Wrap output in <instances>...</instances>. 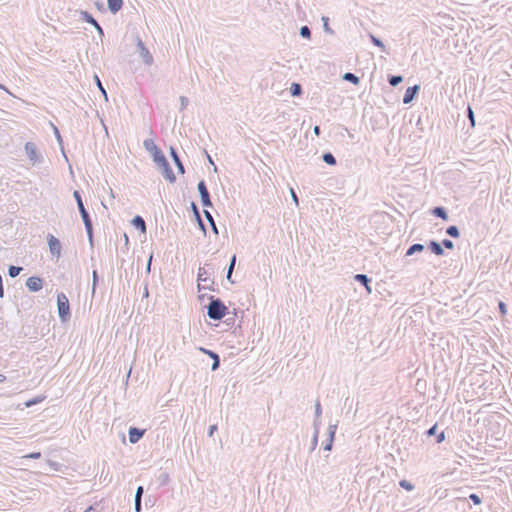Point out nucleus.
I'll use <instances>...</instances> for the list:
<instances>
[{
    "mask_svg": "<svg viewBox=\"0 0 512 512\" xmlns=\"http://www.w3.org/2000/svg\"><path fill=\"white\" fill-rule=\"evenodd\" d=\"M151 261H152V257L149 258L148 268L150 267Z\"/></svg>",
    "mask_w": 512,
    "mask_h": 512,
    "instance_id": "53",
    "label": "nucleus"
},
{
    "mask_svg": "<svg viewBox=\"0 0 512 512\" xmlns=\"http://www.w3.org/2000/svg\"><path fill=\"white\" fill-rule=\"evenodd\" d=\"M456 470V468L450 467V497H452V499H454L455 495L468 496L467 489H469L468 486L458 487L454 485V483L458 480V478L456 477Z\"/></svg>",
    "mask_w": 512,
    "mask_h": 512,
    "instance_id": "4",
    "label": "nucleus"
},
{
    "mask_svg": "<svg viewBox=\"0 0 512 512\" xmlns=\"http://www.w3.org/2000/svg\"><path fill=\"white\" fill-rule=\"evenodd\" d=\"M151 156L153 157L154 162L162 169L165 178L170 181H174L175 176L173 174V171L170 168L169 163L164 154L162 153L161 149L151 154Z\"/></svg>",
    "mask_w": 512,
    "mask_h": 512,
    "instance_id": "1",
    "label": "nucleus"
},
{
    "mask_svg": "<svg viewBox=\"0 0 512 512\" xmlns=\"http://www.w3.org/2000/svg\"><path fill=\"white\" fill-rule=\"evenodd\" d=\"M424 249L423 245L421 244H414L412 245L408 251H407V255H412L414 254L415 252H421L422 250Z\"/></svg>",
    "mask_w": 512,
    "mask_h": 512,
    "instance_id": "17",
    "label": "nucleus"
},
{
    "mask_svg": "<svg viewBox=\"0 0 512 512\" xmlns=\"http://www.w3.org/2000/svg\"><path fill=\"white\" fill-rule=\"evenodd\" d=\"M460 475H461L462 480H468L470 473L467 470L466 471L461 470Z\"/></svg>",
    "mask_w": 512,
    "mask_h": 512,
    "instance_id": "36",
    "label": "nucleus"
},
{
    "mask_svg": "<svg viewBox=\"0 0 512 512\" xmlns=\"http://www.w3.org/2000/svg\"><path fill=\"white\" fill-rule=\"evenodd\" d=\"M26 286L30 291L36 292L42 289L43 281L39 277L32 276L27 279Z\"/></svg>",
    "mask_w": 512,
    "mask_h": 512,
    "instance_id": "7",
    "label": "nucleus"
},
{
    "mask_svg": "<svg viewBox=\"0 0 512 512\" xmlns=\"http://www.w3.org/2000/svg\"><path fill=\"white\" fill-rule=\"evenodd\" d=\"M433 212H434V214L442 217L443 219H446V213L443 208H435Z\"/></svg>",
    "mask_w": 512,
    "mask_h": 512,
    "instance_id": "28",
    "label": "nucleus"
},
{
    "mask_svg": "<svg viewBox=\"0 0 512 512\" xmlns=\"http://www.w3.org/2000/svg\"><path fill=\"white\" fill-rule=\"evenodd\" d=\"M21 270H22V268H21V267L11 266V267L9 268V275H10L11 277H16V276H18V275H19V273H20V271H21Z\"/></svg>",
    "mask_w": 512,
    "mask_h": 512,
    "instance_id": "24",
    "label": "nucleus"
},
{
    "mask_svg": "<svg viewBox=\"0 0 512 512\" xmlns=\"http://www.w3.org/2000/svg\"><path fill=\"white\" fill-rule=\"evenodd\" d=\"M227 312V307L219 300H212L208 306V316L214 320L222 319Z\"/></svg>",
    "mask_w": 512,
    "mask_h": 512,
    "instance_id": "2",
    "label": "nucleus"
},
{
    "mask_svg": "<svg viewBox=\"0 0 512 512\" xmlns=\"http://www.w3.org/2000/svg\"><path fill=\"white\" fill-rule=\"evenodd\" d=\"M401 81H402V77H401V76H392V77L389 79V83H390L392 86H396V85H398Z\"/></svg>",
    "mask_w": 512,
    "mask_h": 512,
    "instance_id": "27",
    "label": "nucleus"
},
{
    "mask_svg": "<svg viewBox=\"0 0 512 512\" xmlns=\"http://www.w3.org/2000/svg\"><path fill=\"white\" fill-rule=\"evenodd\" d=\"M399 484L402 488H404L407 491H411L414 488V486L407 480H401Z\"/></svg>",
    "mask_w": 512,
    "mask_h": 512,
    "instance_id": "26",
    "label": "nucleus"
},
{
    "mask_svg": "<svg viewBox=\"0 0 512 512\" xmlns=\"http://www.w3.org/2000/svg\"><path fill=\"white\" fill-rule=\"evenodd\" d=\"M314 133H315L316 136L320 135V128H319V126H315L314 127Z\"/></svg>",
    "mask_w": 512,
    "mask_h": 512,
    "instance_id": "45",
    "label": "nucleus"
},
{
    "mask_svg": "<svg viewBox=\"0 0 512 512\" xmlns=\"http://www.w3.org/2000/svg\"><path fill=\"white\" fill-rule=\"evenodd\" d=\"M291 195H292V199L294 200L295 204L298 205V197L293 189H291Z\"/></svg>",
    "mask_w": 512,
    "mask_h": 512,
    "instance_id": "41",
    "label": "nucleus"
},
{
    "mask_svg": "<svg viewBox=\"0 0 512 512\" xmlns=\"http://www.w3.org/2000/svg\"><path fill=\"white\" fill-rule=\"evenodd\" d=\"M511 69H512V64H511Z\"/></svg>",
    "mask_w": 512,
    "mask_h": 512,
    "instance_id": "55",
    "label": "nucleus"
},
{
    "mask_svg": "<svg viewBox=\"0 0 512 512\" xmlns=\"http://www.w3.org/2000/svg\"><path fill=\"white\" fill-rule=\"evenodd\" d=\"M460 236L459 228L455 225H450V237L458 238Z\"/></svg>",
    "mask_w": 512,
    "mask_h": 512,
    "instance_id": "22",
    "label": "nucleus"
},
{
    "mask_svg": "<svg viewBox=\"0 0 512 512\" xmlns=\"http://www.w3.org/2000/svg\"><path fill=\"white\" fill-rule=\"evenodd\" d=\"M443 245H444L446 248H448V240H446V239H445V240H443Z\"/></svg>",
    "mask_w": 512,
    "mask_h": 512,
    "instance_id": "48",
    "label": "nucleus"
},
{
    "mask_svg": "<svg viewBox=\"0 0 512 512\" xmlns=\"http://www.w3.org/2000/svg\"><path fill=\"white\" fill-rule=\"evenodd\" d=\"M372 41L375 45L379 46V47H383V44L380 40H378L377 38L375 37H372Z\"/></svg>",
    "mask_w": 512,
    "mask_h": 512,
    "instance_id": "40",
    "label": "nucleus"
},
{
    "mask_svg": "<svg viewBox=\"0 0 512 512\" xmlns=\"http://www.w3.org/2000/svg\"><path fill=\"white\" fill-rule=\"evenodd\" d=\"M343 78L347 81L352 82L353 84L359 83V78L352 73H346Z\"/></svg>",
    "mask_w": 512,
    "mask_h": 512,
    "instance_id": "19",
    "label": "nucleus"
},
{
    "mask_svg": "<svg viewBox=\"0 0 512 512\" xmlns=\"http://www.w3.org/2000/svg\"><path fill=\"white\" fill-rule=\"evenodd\" d=\"M170 150H171V155H172V157H173V160L176 162V164L179 166L180 170L183 172V166H182V164H181V162H180V159H179V157L177 156V154H176V152H175L174 148H172V147H171V149H170Z\"/></svg>",
    "mask_w": 512,
    "mask_h": 512,
    "instance_id": "23",
    "label": "nucleus"
},
{
    "mask_svg": "<svg viewBox=\"0 0 512 512\" xmlns=\"http://www.w3.org/2000/svg\"><path fill=\"white\" fill-rule=\"evenodd\" d=\"M290 90L293 96H299L301 94V86L298 83H293Z\"/></svg>",
    "mask_w": 512,
    "mask_h": 512,
    "instance_id": "20",
    "label": "nucleus"
},
{
    "mask_svg": "<svg viewBox=\"0 0 512 512\" xmlns=\"http://www.w3.org/2000/svg\"><path fill=\"white\" fill-rule=\"evenodd\" d=\"M429 248L432 250L433 253H435L436 255H442L443 254V249L441 248L440 244H438L437 242H434L432 241L430 244H429Z\"/></svg>",
    "mask_w": 512,
    "mask_h": 512,
    "instance_id": "15",
    "label": "nucleus"
},
{
    "mask_svg": "<svg viewBox=\"0 0 512 512\" xmlns=\"http://www.w3.org/2000/svg\"><path fill=\"white\" fill-rule=\"evenodd\" d=\"M323 160H324L327 164H329V165H335V164H336V160H335L334 156H333L332 154H330V153H326V154H324V156H323Z\"/></svg>",
    "mask_w": 512,
    "mask_h": 512,
    "instance_id": "21",
    "label": "nucleus"
},
{
    "mask_svg": "<svg viewBox=\"0 0 512 512\" xmlns=\"http://www.w3.org/2000/svg\"><path fill=\"white\" fill-rule=\"evenodd\" d=\"M5 380V376L3 374H0V382H3Z\"/></svg>",
    "mask_w": 512,
    "mask_h": 512,
    "instance_id": "49",
    "label": "nucleus"
},
{
    "mask_svg": "<svg viewBox=\"0 0 512 512\" xmlns=\"http://www.w3.org/2000/svg\"><path fill=\"white\" fill-rule=\"evenodd\" d=\"M143 145L150 154H153L154 152L160 149L153 139L144 140Z\"/></svg>",
    "mask_w": 512,
    "mask_h": 512,
    "instance_id": "12",
    "label": "nucleus"
},
{
    "mask_svg": "<svg viewBox=\"0 0 512 512\" xmlns=\"http://www.w3.org/2000/svg\"><path fill=\"white\" fill-rule=\"evenodd\" d=\"M201 351H203L204 353L210 355V357L213 358V359H215V356H218L217 354H215V353H213L211 351H208L206 349H203V348L201 349Z\"/></svg>",
    "mask_w": 512,
    "mask_h": 512,
    "instance_id": "39",
    "label": "nucleus"
},
{
    "mask_svg": "<svg viewBox=\"0 0 512 512\" xmlns=\"http://www.w3.org/2000/svg\"><path fill=\"white\" fill-rule=\"evenodd\" d=\"M436 430H437V426H433L429 431H428V434L429 435H434L436 433Z\"/></svg>",
    "mask_w": 512,
    "mask_h": 512,
    "instance_id": "42",
    "label": "nucleus"
},
{
    "mask_svg": "<svg viewBox=\"0 0 512 512\" xmlns=\"http://www.w3.org/2000/svg\"><path fill=\"white\" fill-rule=\"evenodd\" d=\"M201 351H203L204 353L210 355V357L213 358V359H215V356H218L217 354H215V353H213L211 351H208L206 349H203V348L201 349Z\"/></svg>",
    "mask_w": 512,
    "mask_h": 512,
    "instance_id": "38",
    "label": "nucleus"
},
{
    "mask_svg": "<svg viewBox=\"0 0 512 512\" xmlns=\"http://www.w3.org/2000/svg\"><path fill=\"white\" fill-rule=\"evenodd\" d=\"M26 458H32V459H38L41 457V453L40 452H34V453H31L27 456H25Z\"/></svg>",
    "mask_w": 512,
    "mask_h": 512,
    "instance_id": "35",
    "label": "nucleus"
},
{
    "mask_svg": "<svg viewBox=\"0 0 512 512\" xmlns=\"http://www.w3.org/2000/svg\"><path fill=\"white\" fill-rule=\"evenodd\" d=\"M133 225L139 229L142 233H145L146 232V225H145V222L144 220L140 217V216H136L133 221H132Z\"/></svg>",
    "mask_w": 512,
    "mask_h": 512,
    "instance_id": "13",
    "label": "nucleus"
},
{
    "mask_svg": "<svg viewBox=\"0 0 512 512\" xmlns=\"http://www.w3.org/2000/svg\"><path fill=\"white\" fill-rule=\"evenodd\" d=\"M207 217L209 218L210 221H212L210 214L207 213Z\"/></svg>",
    "mask_w": 512,
    "mask_h": 512,
    "instance_id": "54",
    "label": "nucleus"
},
{
    "mask_svg": "<svg viewBox=\"0 0 512 512\" xmlns=\"http://www.w3.org/2000/svg\"><path fill=\"white\" fill-rule=\"evenodd\" d=\"M142 493H143V488L140 486V487H138V489H137L136 496L141 497V496H142Z\"/></svg>",
    "mask_w": 512,
    "mask_h": 512,
    "instance_id": "43",
    "label": "nucleus"
},
{
    "mask_svg": "<svg viewBox=\"0 0 512 512\" xmlns=\"http://www.w3.org/2000/svg\"><path fill=\"white\" fill-rule=\"evenodd\" d=\"M140 506H141V497L135 496V509L137 512L140 511Z\"/></svg>",
    "mask_w": 512,
    "mask_h": 512,
    "instance_id": "33",
    "label": "nucleus"
},
{
    "mask_svg": "<svg viewBox=\"0 0 512 512\" xmlns=\"http://www.w3.org/2000/svg\"><path fill=\"white\" fill-rule=\"evenodd\" d=\"M454 29H455L454 24L450 23L449 30H450V31H453Z\"/></svg>",
    "mask_w": 512,
    "mask_h": 512,
    "instance_id": "50",
    "label": "nucleus"
},
{
    "mask_svg": "<svg viewBox=\"0 0 512 512\" xmlns=\"http://www.w3.org/2000/svg\"><path fill=\"white\" fill-rule=\"evenodd\" d=\"M498 307H499V311L502 315H505L507 313V306L503 301H499Z\"/></svg>",
    "mask_w": 512,
    "mask_h": 512,
    "instance_id": "30",
    "label": "nucleus"
},
{
    "mask_svg": "<svg viewBox=\"0 0 512 512\" xmlns=\"http://www.w3.org/2000/svg\"><path fill=\"white\" fill-rule=\"evenodd\" d=\"M42 400H43V398L37 397V398H35V399H33V400H29V401H27V402L25 403V406H26V407H30V406H32V405H35V404H37V403H40Z\"/></svg>",
    "mask_w": 512,
    "mask_h": 512,
    "instance_id": "29",
    "label": "nucleus"
},
{
    "mask_svg": "<svg viewBox=\"0 0 512 512\" xmlns=\"http://www.w3.org/2000/svg\"><path fill=\"white\" fill-rule=\"evenodd\" d=\"M466 112H467V116L470 120V124L471 126H475V116H474V112L472 110V108L468 105L467 108H466Z\"/></svg>",
    "mask_w": 512,
    "mask_h": 512,
    "instance_id": "18",
    "label": "nucleus"
},
{
    "mask_svg": "<svg viewBox=\"0 0 512 512\" xmlns=\"http://www.w3.org/2000/svg\"><path fill=\"white\" fill-rule=\"evenodd\" d=\"M218 366H219V358H218V356H215V359H214V362H213V365H212V370L217 369Z\"/></svg>",
    "mask_w": 512,
    "mask_h": 512,
    "instance_id": "37",
    "label": "nucleus"
},
{
    "mask_svg": "<svg viewBox=\"0 0 512 512\" xmlns=\"http://www.w3.org/2000/svg\"><path fill=\"white\" fill-rule=\"evenodd\" d=\"M301 35L305 36V37H309L310 36V30L308 29L307 26H304V27L301 28Z\"/></svg>",
    "mask_w": 512,
    "mask_h": 512,
    "instance_id": "34",
    "label": "nucleus"
},
{
    "mask_svg": "<svg viewBox=\"0 0 512 512\" xmlns=\"http://www.w3.org/2000/svg\"><path fill=\"white\" fill-rule=\"evenodd\" d=\"M58 313L61 320L66 321L70 317V306L67 296L63 293L57 296Z\"/></svg>",
    "mask_w": 512,
    "mask_h": 512,
    "instance_id": "3",
    "label": "nucleus"
},
{
    "mask_svg": "<svg viewBox=\"0 0 512 512\" xmlns=\"http://www.w3.org/2000/svg\"><path fill=\"white\" fill-rule=\"evenodd\" d=\"M235 262H236V256L234 255L231 259V262H230V265H229V269H228V274H227V278L228 280H230L231 278V275H232V272H233V269H234V266H235Z\"/></svg>",
    "mask_w": 512,
    "mask_h": 512,
    "instance_id": "25",
    "label": "nucleus"
},
{
    "mask_svg": "<svg viewBox=\"0 0 512 512\" xmlns=\"http://www.w3.org/2000/svg\"><path fill=\"white\" fill-rule=\"evenodd\" d=\"M144 431H140L137 428H130L129 430V440L131 443H136L143 436Z\"/></svg>",
    "mask_w": 512,
    "mask_h": 512,
    "instance_id": "10",
    "label": "nucleus"
},
{
    "mask_svg": "<svg viewBox=\"0 0 512 512\" xmlns=\"http://www.w3.org/2000/svg\"><path fill=\"white\" fill-rule=\"evenodd\" d=\"M94 78H95V81H96L97 86L99 87V89L102 91V93H103V94H104V96L106 97V96H107V95H106V91H105V89L103 88V86H102V84H101V81H100L99 77H98L97 75H95V77H94Z\"/></svg>",
    "mask_w": 512,
    "mask_h": 512,
    "instance_id": "32",
    "label": "nucleus"
},
{
    "mask_svg": "<svg viewBox=\"0 0 512 512\" xmlns=\"http://www.w3.org/2000/svg\"><path fill=\"white\" fill-rule=\"evenodd\" d=\"M443 440H444V432L442 431V432L439 434L438 438H437V442H441V441H443Z\"/></svg>",
    "mask_w": 512,
    "mask_h": 512,
    "instance_id": "44",
    "label": "nucleus"
},
{
    "mask_svg": "<svg viewBox=\"0 0 512 512\" xmlns=\"http://www.w3.org/2000/svg\"><path fill=\"white\" fill-rule=\"evenodd\" d=\"M453 247H454L453 242H452V241H450V250H452V249H453Z\"/></svg>",
    "mask_w": 512,
    "mask_h": 512,
    "instance_id": "52",
    "label": "nucleus"
},
{
    "mask_svg": "<svg viewBox=\"0 0 512 512\" xmlns=\"http://www.w3.org/2000/svg\"><path fill=\"white\" fill-rule=\"evenodd\" d=\"M108 6L109 9L115 13L121 9L122 0H108Z\"/></svg>",
    "mask_w": 512,
    "mask_h": 512,
    "instance_id": "14",
    "label": "nucleus"
},
{
    "mask_svg": "<svg viewBox=\"0 0 512 512\" xmlns=\"http://www.w3.org/2000/svg\"><path fill=\"white\" fill-rule=\"evenodd\" d=\"M467 501L471 500L474 505H480L482 503V498L476 493L468 494Z\"/></svg>",
    "mask_w": 512,
    "mask_h": 512,
    "instance_id": "16",
    "label": "nucleus"
},
{
    "mask_svg": "<svg viewBox=\"0 0 512 512\" xmlns=\"http://www.w3.org/2000/svg\"><path fill=\"white\" fill-rule=\"evenodd\" d=\"M90 22L93 23L97 27L98 30H101L100 26L94 19L91 18Z\"/></svg>",
    "mask_w": 512,
    "mask_h": 512,
    "instance_id": "46",
    "label": "nucleus"
},
{
    "mask_svg": "<svg viewBox=\"0 0 512 512\" xmlns=\"http://www.w3.org/2000/svg\"><path fill=\"white\" fill-rule=\"evenodd\" d=\"M48 244L50 252L55 255L56 257H59L61 254V244L59 240L54 237L53 235H49L48 237Z\"/></svg>",
    "mask_w": 512,
    "mask_h": 512,
    "instance_id": "8",
    "label": "nucleus"
},
{
    "mask_svg": "<svg viewBox=\"0 0 512 512\" xmlns=\"http://www.w3.org/2000/svg\"><path fill=\"white\" fill-rule=\"evenodd\" d=\"M93 277H94V283L96 282V278H97V273L96 271L93 272ZM95 290V284L93 285V291Z\"/></svg>",
    "mask_w": 512,
    "mask_h": 512,
    "instance_id": "47",
    "label": "nucleus"
},
{
    "mask_svg": "<svg viewBox=\"0 0 512 512\" xmlns=\"http://www.w3.org/2000/svg\"><path fill=\"white\" fill-rule=\"evenodd\" d=\"M73 195L77 201V205H78L79 211L81 213V216L83 218V221L85 223V226L87 227L88 230H90L91 229V221L89 219V215H88V213L84 207V204L82 202L80 193L78 191H75Z\"/></svg>",
    "mask_w": 512,
    "mask_h": 512,
    "instance_id": "6",
    "label": "nucleus"
},
{
    "mask_svg": "<svg viewBox=\"0 0 512 512\" xmlns=\"http://www.w3.org/2000/svg\"><path fill=\"white\" fill-rule=\"evenodd\" d=\"M215 428H216L215 426H212V427H211V429H210V435H212V434H213V432H214V429H215Z\"/></svg>",
    "mask_w": 512,
    "mask_h": 512,
    "instance_id": "51",
    "label": "nucleus"
},
{
    "mask_svg": "<svg viewBox=\"0 0 512 512\" xmlns=\"http://www.w3.org/2000/svg\"><path fill=\"white\" fill-rule=\"evenodd\" d=\"M356 279L359 280L360 282H362L366 286H367L368 281H369L367 276L366 275H362V274L356 275Z\"/></svg>",
    "mask_w": 512,
    "mask_h": 512,
    "instance_id": "31",
    "label": "nucleus"
},
{
    "mask_svg": "<svg viewBox=\"0 0 512 512\" xmlns=\"http://www.w3.org/2000/svg\"><path fill=\"white\" fill-rule=\"evenodd\" d=\"M450 503L453 504L457 512H468L472 508L465 495H455L454 499L450 500Z\"/></svg>",
    "mask_w": 512,
    "mask_h": 512,
    "instance_id": "5",
    "label": "nucleus"
},
{
    "mask_svg": "<svg viewBox=\"0 0 512 512\" xmlns=\"http://www.w3.org/2000/svg\"><path fill=\"white\" fill-rule=\"evenodd\" d=\"M198 190H199L200 195H201L202 204L204 206H210L211 202H210V198H209V193H208V190L206 188V185H205L204 181H201L198 184Z\"/></svg>",
    "mask_w": 512,
    "mask_h": 512,
    "instance_id": "9",
    "label": "nucleus"
},
{
    "mask_svg": "<svg viewBox=\"0 0 512 512\" xmlns=\"http://www.w3.org/2000/svg\"><path fill=\"white\" fill-rule=\"evenodd\" d=\"M417 90H418V86H413V87L407 88V90L404 94V97H403V102L405 104L411 102L413 100Z\"/></svg>",
    "mask_w": 512,
    "mask_h": 512,
    "instance_id": "11",
    "label": "nucleus"
}]
</instances>
